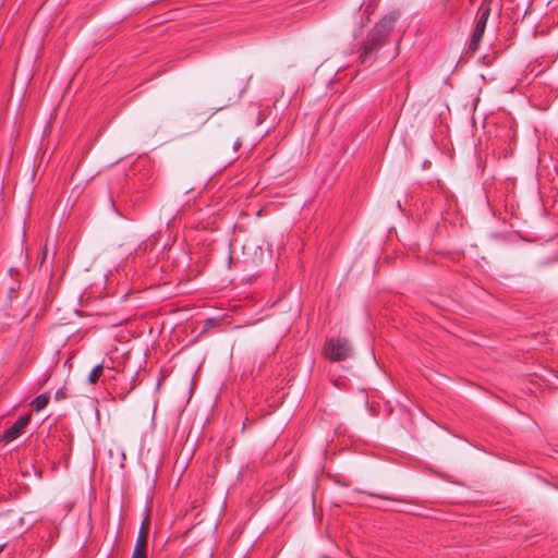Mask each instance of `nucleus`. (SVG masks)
Listing matches in <instances>:
<instances>
[{
    "mask_svg": "<svg viewBox=\"0 0 558 558\" xmlns=\"http://www.w3.org/2000/svg\"><path fill=\"white\" fill-rule=\"evenodd\" d=\"M398 17L399 14L397 12H391L388 15H385L368 33L360 54L362 64L372 63L375 60L376 52L387 41Z\"/></svg>",
    "mask_w": 558,
    "mask_h": 558,
    "instance_id": "nucleus-1",
    "label": "nucleus"
},
{
    "mask_svg": "<svg viewBox=\"0 0 558 558\" xmlns=\"http://www.w3.org/2000/svg\"><path fill=\"white\" fill-rule=\"evenodd\" d=\"M324 353L332 362L347 360L352 354V348L344 338H331L326 341Z\"/></svg>",
    "mask_w": 558,
    "mask_h": 558,
    "instance_id": "nucleus-2",
    "label": "nucleus"
},
{
    "mask_svg": "<svg viewBox=\"0 0 558 558\" xmlns=\"http://www.w3.org/2000/svg\"><path fill=\"white\" fill-rule=\"evenodd\" d=\"M31 422V414H24L20 416L15 423L9 427L2 435V440L10 442L15 440L17 437H20L24 430V428L29 424Z\"/></svg>",
    "mask_w": 558,
    "mask_h": 558,
    "instance_id": "nucleus-3",
    "label": "nucleus"
},
{
    "mask_svg": "<svg viewBox=\"0 0 558 558\" xmlns=\"http://www.w3.org/2000/svg\"><path fill=\"white\" fill-rule=\"evenodd\" d=\"M489 16V9H486L483 14L481 15V17L478 19V21L476 22V26H475V29L472 34V37H471V41H470V45H469V49L470 50H476L477 47H478V44L483 37V34H484V31H485V27H486V23H487V19Z\"/></svg>",
    "mask_w": 558,
    "mask_h": 558,
    "instance_id": "nucleus-4",
    "label": "nucleus"
},
{
    "mask_svg": "<svg viewBox=\"0 0 558 558\" xmlns=\"http://www.w3.org/2000/svg\"><path fill=\"white\" fill-rule=\"evenodd\" d=\"M147 536H148V522L142 523L136 539L135 548L146 549L147 548Z\"/></svg>",
    "mask_w": 558,
    "mask_h": 558,
    "instance_id": "nucleus-5",
    "label": "nucleus"
},
{
    "mask_svg": "<svg viewBox=\"0 0 558 558\" xmlns=\"http://www.w3.org/2000/svg\"><path fill=\"white\" fill-rule=\"evenodd\" d=\"M49 399H50V396L48 393H43V395H39L37 396L33 402H32V407L36 410V411H41L44 410L48 402H49Z\"/></svg>",
    "mask_w": 558,
    "mask_h": 558,
    "instance_id": "nucleus-6",
    "label": "nucleus"
},
{
    "mask_svg": "<svg viewBox=\"0 0 558 558\" xmlns=\"http://www.w3.org/2000/svg\"><path fill=\"white\" fill-rule=\"evenodd\" d=\"M102 371H104V364H97L93 369L92 372L89 373V376H88V383L89 384H95L99 377L101 376L102 374Z\"/></svg>",
    "mask_w": 558,
    "mask_h": 558,
    "instance_id": "nucleus-7",
    "label": "nucleus"
},
{
    "mask_svg": "<svg viewBox=\"0 0 558 558\" xmlns=\"http://www.w3.org/2000/svg\"><path fill=\"white\" fill-rule=\"evenodd\" d=\"M131 558H147L146 549L134 548Z\"/></svg>",
    "mask_w": 558,
    "mask_h": 558,
    "instance_id": "nucleus-8",
    "label": "nucleus"
},
{
    "mask_svg": "<svg viewBox=\"0 0 558 558\" xmlns=\"http://www.w3.org/2000/svg\"><path fill=\"white\" fill-rule=\"evenodd\" d=\"M66 398V393H65V389L64 388H60L56 391L54 393V399L60 401V400H63Z\"/></svg>",
    "mask_w": 558,
    "mask_h": 558,
    "instance_id": "nucleus-9",
    "label": "nucleus"
},
{
    "mask_svg": "<svg viewBox=\"0 0 558 558\" xmlns=\"http://www.w3.org/2000/svg\"><path fill=\"white\" fill-rule=\"evenodd\" d=\"M375 8H376V2H375V0H372L367 3V5L364 10V13L368 15L374 12Z\"/></svg>",
    "mask_w": 558,
    "mask_h": 558,
    "instance_id": "nucleus-10",
    "label": "nucleus"
},
{
    "mask_svg": "<svg viewBox=\"0 0 558 558\" xmlns=\"http://www.w3.org/2000/svg\"><path fill=\"white\" fill-rule=\"evenodd\" d=\"M2 548H3V545H0V551L2 550Z\"/></svg>",
    "mask_w": 558,
    "mask_h": 558,
    "instance_id": "nucleus-11",
    "label": "nucleus"
}]
</instances>
